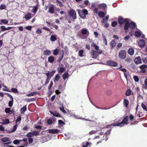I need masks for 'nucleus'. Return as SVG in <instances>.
Instances as JSON below:
<instances>
[{"label": "nucleus", "mask_w": 147, "mask_h": 147, "mask_svg": "<svg viewBox=\"0 0 147 147\" xmlns=\"http://www.w3.org/2000/svg\"><path fill=\"white\" fill-rule=\"evenodd\" d=\"M90 54L91 57L93 59H96L98 56V53L94 50H92Z\"/></svg>", "instance_id": "7"}, {"label": "nucleus", "mask_w": 147, "mask_h": 147, "mask_svg": "<svg viewBox=\"0 0 147 147\" xmlns=\"http://www.w3.org/2000/svg\"><path fill=\"white\" fill-rule=\"evenodd\" d=\"M26 110V105H24V106L22 107L20 109V112L21 113L23 114Z\"/></svg>", "instance_id": "19"}, {"label": "nucleus", "mask_w": 147, "mask_h": 147, "mask_svg": "<svg viewBox=\"0 0 147 147\" xmlns=\"http://www.w3.org/2000/svg\"><path fill=\"white\" fill-rule=\"evenodd\" d=\"M117 24V22L114 21H113L111 24L112 26L113 27H115Z\"/></svg>", "instance_id": "49"}, {"label": "nucleus", "mask_w": 147, "mask_h": 147, "mask_svg": "<svg viewBox=\"0 0 147 147\" xmlns=\"http://www.w3.org/2000/svg\"><path fill=\"white\" fill-rule=\"evenodd\" d=\"M56 39L57 38L54 35H52L50 38V40L53 42L55 41Z\"/></svg>", "instance_id": "32"}, {"label": "nucleus", "mask_w": 147, "mask_h": 147, "mask_svg": "<svg viewBox=\"0 0 147 147\" xmlns=\"http://www.w3.org/2000/svg\"><path fill=\"white\" fill-rule=\"evenodd\" d=\"M96 132V131L95 130H92L91 131L88 133V135H92V134H95Z\"/></svg>", "instance_id": "42"}, {"label": "nucleus", "mask_w": 147, "mask_h": 147, "mask_svg": "<svg viewBox=\"0 0 147 147\" xmlns=\"http://www.w3.org/2000/svg\"><path fill=\"white\" fill-rule=\"evenodd\" d=\"M82 12H83V13L86 16V15H87L88 14V12L87 10L86 9H84L82 11Z\"/></svg>", "instance_id": "44"}, {"label": "nucleus", "mask_w": 147, "mask_h": 147, "mask_svg": "<svg viewBox=\"0 0 147 147\" xmlns=\"http://www.w3.org/2000/svg\"><path fill=\"white\" fill-rule=\"evenodd\" d=\"M128 104H129L128 100L125 98L124 99V105L126 108H127Z\"/></svg>", "instance_id": "23"}, {"label": "nucleus", "mask_w": 147, "mask_h": 147, "mask_svg": "<svg viewBox=\"0 0 147 147\" xmlns=\"http://www.w3.org/2000/svg\"><path fill=\"white\" fill-rule=\"evenodd\" d=\"M132 93V91L129 89H128L126 91V93H125V95L126 96H129Z\"/></svg>", "instance_id": "21"}, {"label": "nucleus", "mask_w": 147, "mask_h": 147, "mask_svg": "<svg viewBox=\"0 0 147 147\" xmlns=\"http://www.w3.org/2000/svg\"><path fill=\"white\" fill-rule=\"evenodd\" d=\"M126 52L125 50H122L119 51V56L121 59H124L126 56Z\"/></svg>", "instance_id": "5"}, {"label": "nucleus", "mask_w": 147, "mask_h": 147, "mask_svg": "<svg viewBox=\"0 0 147 147\" xmlns=\"http://www.w3.org/2000/svg\"><path fill=\"white\" fill-rule=\"evenodd\" d=\"M91 142H84L82 144V147H90L91 146Z\"/></svg>", "instance_id": "12"}, {"label": "nucleus", "mask_w": 147, "mask_h": 147, "mask_svg": "<svg viewBox=\"0 0 147 147\" xmlns=\"http://www.w3.org/2000/svg\"><path fill=\"white\" fill-rule=\"evenodd\" d=\"M38 9V7L37 5H36L33 7V9H32L31 11L33 13H35Z\"/></svg>", "instance_id": "25"}, {"label": "nucleus", "mask_w": 147, "mask_h": 147, "mask_svg": "<svg viewBox=\"0 0 147 147\" xmlns=\"http://www.w3.org/2000/svg\"><path fill=\"white\" fill-rule=\"evenodd\" d=\"M88 32V30L86 29H82L81 33L83 35L86 34Z\"/></svg>", "instance_id": "34"}, {"label": "nucleus", "mask_w": 147, "mask_h": 147, "mask_svg": "<svg viewBox=\"0 0 147 147\" xmlns=\"http://www.w3.org/2000/svg\"><path fill=\"white\" fill-rule=\"evenodd\" d=\"M28 142H29V144H30L32 142L33 140V139L32 138H28Z\"/></svg>", "instance_id": "62"}, {"label": "nucleus", "mask_w": 147, "mask_h": 147, "mask_svg": "<svg viewBox=\"0 0 147 147\" xmlns=\"http://www.w3.org/2000/svg\"><path fill=\"white\" fill-rule=\"evenodd\" d=\"M36 32L37 34H39L41 33L42 31L41 30L38 29L36 30Z\"/></svg>", "instance_id": "58"}, {"label": "nucleus", "mask_w": 147, "mask_h": 147, "mask_svg": "<svg viewBox=\"0 0 147 147\" xmlns=\"http://www.w3.org/2000/svg\"><path fill=\"white\" fill-rule=\"evenodd\" d=\"M135 35L136 37H139L140 36L141 34L138 31H136L135 32Z\"/></svg>", "instance_id": "41"}, {"label": "nucleus", "mask_w": 147, "mask_h": 147, "mask_svg": "<svg viewBox=\"0 0 147 147\" xmlns=\"http://www.w3.org/2000/svg\"><path fill=\"white\" fill-rule=\"evenodd\" d=\"M144 83H145V85H143V88L146 89H147V78H146L145 80Z\"/></svg>", "instance_id": "30"}, {"label": "nucleus", "mask_w": 147, "mask_h": 147, "mask_svg": "<svg viewBox=\"0 0 147 147\" xmlns=\"http://www.w3.org/2000/svg\"><path fill=\"white\" fill-rule=\"evenodd\" d=\"M55 80L57 81H58L59 79V74H57V75L55 76Z\"/></svg>", "instance_id": "55"}, {"label": "nucleus", "mask_w": 147, "mask_h": 147, "mask_svg": "<svg viewBox=\"0 0 147 147\" xmlns=\"http://www.w3.org/2000/svg\"><path fill=\"white\" fill-rule=\"evenodd\" d=\"M39 135V133L38 132L34 131L32 132L28 133V134L26 135V136L28 138H30L32 137L33 136H36Z\"/></svg>", "instance_id": "4"}, {"label": "nucleus", "mask_w": 147, "mask_h": 147, "mask_svg": "<svg viewBox=\"0 0 147 147\" xmlns=\"http://www.w3.org/2000/svg\"><path fill=\"white\" fill-rule=\"evenodd\" d=\"M11 110L10 108H5V113H10Z\"/></svg>", "instance_id": "40"}, {"label": "nucleus", "mask_w": 147, "mask_h": 147, "mask_svg": "<svg viewBox=\"0 0 147 147\" xmlns=\"http://www.w3.org/2000/svg\"><path fill=\"white\" fill-rule=\"evenodd\" d=\"M78 13L80 17L82 18H86V16L84 14V13L82 12V11L81 10H79L78 11Z\"/></svg>", "instance_id": "16"}, {"label": "nucleus", "mask_w": 147, "mask_h": 147, "mask_svg": "<svg viewBox=\"0 0 147 147\" xmlns=\"http://www.w3.org/2000/svg\"><path fill=\"white\" fill-rule=\"evenodd\" d=\"M16 125H14V127H13V130H12V131H11V132H14L16 131Z\"/></svg>", "instance_id": "61"}, {"label": "nucleus", "mask_w": 147, "mask_h": 147, "mask_svg": "<svg viewBox=\"0 0 147 147\" xmlns=\"http://www.w3.org/2000/svg\"><path fill=\"white\" fill-rule=\"evenodd\" d=\"M69 15L70 17H72L74 19L76 18V12L75 10L71 9L69 11Z\"/></svg>", "instance_id": "3"}, {"label": "nucleus", "mask_w": 147, "mask_h": 147, "mask_svg": "<svg viewBox=\"0 0 147 147\" xmlns=\"http://www.w3.org/2000/svg\"><path fill=\"white\" fill-rule=\"evenodd\" d=\"M111 129H110L107 130V131L105 133V135H109L110 134V132L111 131Z\"/></svg>", "instance_id": "60"}, {"label": "nucleus", "mask_w": 147, "mask_h": 147, "mask_svg": "<svg viewBox=\"0 0 147 147\" xmlns=\"http://www.w3.org/2000/svg\"><path fill=\"white\" fill-rule=\"evenodd\" d=\"M105 13L102 11H100L98 13V15L101 18L105 16Z\"/></svg>", "instance_id": "26"}, {"label": "nucleus", "mask_w": 147, "mask_h": 147, "mask_svg": "<svg viewBox=\"0 0 147 147\" xmlns=\"http://www.w3.org/2000/svg\"><path fill=\"white\" fill-rule=\"evenodd\" d=\"M47 75V79L46 80H50L51 77L52 76L53 74H52V75L50 76L51 74H46Z\"/></svg>", "instance_id": "51"}, {"label": "nucleus", "mask_w": 147, "mask_h": 147, "mask_svg": "<svg viewBox=\"0 0 147 147\" xmlns=\"http://www.w3.org/2000/svg\"><path fill=\"white\" fill-rule=\"evenodd\" d=\"M84 53V51L82 50H80L78 52V54L79 56L80 57H82L84 56L83 54Z\"/></svg>", "instance_id": "31"}, {"label": "nucleus", "mask_w": 147, "mask_h": 147, "mask_svg": "<svg viewBox=\"0 0 147 147\" xmlns=\"http://www.w3.org/2000/svg\"><path fill=\"white\" fill-rule=\"evenodd\" d=\"M139 45L142 47H144L145 45V41L144 40H141L138 42Z\"/></svg>", "instance_id": "14"}, {"label": "nucleus", "mask_w": 147, "mask_h": 147, "mask_svg": "<svg viewBox=\"0 0 147 147\" xmlns=\"http://www.w3.org/2000/svg\"><path fill=\"white\" fill-rule=\"evenodd\" d=\"M58 123H59V125L61 126H63V125L64 124V122L61 120H58Z\"/></svg>", "instance_id": "38"}, {"label": "nucleus", "mask_w": 147, "mask_h": 147, "mask_svg": "<svg viewBox=\"0 0 147 147\" xmlns=\"http://www.w3.org/2000/svg\"><path fill=\"white\" fill-rule=\"evenodd\" d=\"M134 62L135 63L137 64H138L141 63V59L140 57H136L134 59Z\"/></svg>", "instance_id": "11"}, {"label": "nucleus", "mask_w": 147, "mask_h": 147, "mask_svg": "<svg viewBox=\"0 0 147 147\" xmlns=\"http://www.w3.org/2000/svg\"><path fill=\"white\" fill-rule=\"evenodd\" d=\"M52 119H48L47 121V123H48V125H50L52 124Z\"/></svg>", "instance_id": "45"}, {"label": "nucleus", "mask_w": 147, "mask_h": 147, "mask_svg": "<svg viewBox=\"0 0 147 147\" xmlns=\"http://www.w3.org/2000/svg\"><path fill=\"white\" fill-rule=\"evenodd\" d=\"M58 53H59V51L57 49H56L55 50H54L53 53H54V54L55 55H57L58 54Z\"/></svg>", "instance_id": "46"}, {"label": "nucleus", "mask_w": 147, "mask_h": 147, "mask_svg": "<svg viewBox=\"0 0 147 147\" xmlns=\"http://www.w3.org/2000/svg\"><path fill=\"white\" fill-rule=\"evenodd\" d=\"M128 121V116H126L123 119L122 121L120 123L117 121L115 123L111 124L109 125H107L106 127V128H108L110 126H113L114 127L120 126V127H122L124 126V125H127V122Z\"/></svg>", "instance_id": "1"}, {"label": "nucleus", "mask_w": 147, "mask_h": 147, "mask_svg": "<svg viewBox=\"0 0 147 147\" xmlns=\"http://www.w3.org/2000/svg\"><path fill=\"white\" fill-rule=\"evenodd\" d=\"M56 2L57 3H58L59 4V5L61 7L62 6L63 4H62V3L61 2V1H60L57 0L56 1Z\"/></svg>", "instance_id": "64"}, {"label": "nucleus", "mask_w": 147, "mask_h": 147, "mask_svg": "<svg viewBox=\"0 0 147 147\" xmlns=\"http://www.w3.org/2000/svg\"><path fill=\"white\" fill-rule=\"evenodd\" d=\"M118 22L120 24H122L123 23L125 24V26L124 27L125 30H127L128 29V19H123L122 17H120L118 19Z\"/></svg>", "instance_id": "2"}, {"label": "nucleus", "mask_w": 147, "mask_h": 147, "mask_svg": "<svg viewBox=\"0 0 147 147\" xmlns=\"http://www.w3.org/2000/svg\"><path fill=\"white\" fill-rule=\"evenodd\" d=\"M141 105H142V108H143V109L146 111H147V107H146L143 103H142Z\"/></svg>", "instance_id": "39"}, {"label": "nucleus", "mask_w": 147, "mask_h": 147, "mask_svg": "<svg viewBox=\"0 0 147 147\" xmlns=\"http://www.w3.org/2000/svg\"><path fill=\"white\" fill-rule=\"evenodd\" d=\"M11 92L14 93H18L19 92L17 89L12 88L11 89Z\"/></svg>", "instance_id": "36"}, {"label": "nucleus", "mask_w": 147, "mask_h": 147, "mask_svg": "<svg viewBox=\"0 0 147 147\" xmlns=\"http://www.w3.org/2000/svg\"><path fill=\"white\" fill-rule=\"evenodd\" d=\"M5 94L7 95V96L10 98V99H11V100L13 101V97H12V96H11V95L10 94L8 93H6Z\"/></svg>", "instance_id": "54"}, {"label": "nucleus", "mask_w": 147, "mask_h": 147, "mask_svg": "<svg viewBox=\"0 0 147 147\" xmlns=\"http://www.w3.org/2000/svg\"><path fill=\"white\" fill-rule=\"evenodd\" d=\"M103 40L104 41V42H105V44L106 45H107V41L106 38L105 36L103 37Z\"/></svg>", "instance_id": "63"}, {"label": "nucleus", "mask_w": 147, "mask_h": 147, "mask_svg": "<svg viewBox=\"0 0 147 147\" xmlns=\"http://www.w3.org/2000/svg\"><path fill=\"white\" fill-rule=\"evenodd\" d=\"M54 5L53 4H50L48 6V12L50 13H53L54 12Z\"/></svg>", "instance_id": "6"}, {"label": "nucleus", "mask_w": 147, "mask_h": 147, "mask_svg": "<svg viewBox=\"0 0 147 147\" xmlns=\"http://www.w3.org/2000/svg\"><path fill=\"white\" fill-rule=\"evenodd\" d=\"M111 47L112 49H113L116 46V43L115 40H112L110 43Z\"/></svg>", "instance_id": "15"}, {"label": "nucleus", "mask_w": 147, "mask_h": 147, "mask_svg": "<svg viewBox=\"0 0 147 147\" xmlns=\"http://www.w3.org/2000/svg\"><path fill=\"white\" fill-rule=\"evenodd\" d=\"M47 131L49 133L53 134H57L60 132V130L57 129H49Z\"/></svg>", "instance_id": "9"}, {"label": "nucleus", "mask_w": 147, "mask_h": 147, "mask_svg": "<svg viewBox=\"0 0 147 147\" xmlns=\"http://www.w3.org/2000/svg\"><path fill=\"white\" fill-rule=\"evenodd\" d=\"M6 6L4 4H1L0 6V9H4L6 8Z\"/></svg>", "instance_id": "50"}, {"label": "nucleus", "mask_w": 147, "mask_h": 147, "mask_svg": "<svg viewBox=\"0 0 147 147\" xmlns=\"http://www.w3.org/2000/svg\"><path fill=\"white\" fill-rule=\"evenodd\" d=\"M44 54L46 55H49L51 54V51L50 50H46L44 51Z\"/></svg>", "instance_id": "28"}, {"label": "nucleus", "mask_w": 147, "mask_h": 147, "mask_svg": "<svg viewBox=\"0 0 147 147\" xmlns=\"http://www.w3.org/2000/svg\"><path fill=\"white\" fill-rule=\"evenodd\" d=\"M107 65L112 66L115 67L117 65V63L112 61H107Z\"/></svg>", "instance_id": "8"}, {"label": "nucleus", "mask_w": 147, "mask_h": 147, "mask_svg": "<svg viewBox=\"0 0 147 147\" xmlns=\"http://www.w3.org/2000/svg\"><path fill=\"white\" fill-rule=\"evenodd\" d=\"M13 143L14 144H19V140H15L13 141Z\"/></svg>", "instance_id": "56"}, {"label": "nucleus", "mask_w": 147, "mask_h": 147, "mask_svg": "<svg viewBox=\"0 0 147 147\" xmlns=\"http://www.w3.org/2000/svg\"><path fill=\"white\" fill-rule=\"evenodd\" d=\"M1 21L2 23L4 24H7L8 22V21L5 19H1Z\"/></svg>", "instance_id": "35"}, {"label": "nucleus", "mask_w": 147, "mask_h": 147, "mask_svg": "<svg viewBox=\"0 0 147 147\" xmlns=\"http://www.w3.org/2000/svg\"><path fill=\"white\" fill-rule=\"evenodd\" d=\"M1 29L2 31H4L6 30V28L4 26H1Z\"/></svg>", "instance_id": "53"}, {"label": "nucleus", "mask_w": 147, "mask_h": 147, "mask_svg": "<svg viewBox=\"0 0 147 147\" xmlns=\"http://www.w3.org/2000/svg\"><path fill=\"white\" fill-rule=\"evenodd\" d=\"M128 26L129 28L130 27L131 29L134 28L135 27V24L133 22H131L130 23H129L128 22Z\"/></svg>", "instance_id": "18"}, {"label": "nucleus", "mask_w": 147, "mask_h": 147, "mask_svg": "<svg viewBox=\"0 0 147 147\" xmlns=\"http://www.w3.org/2000/svg\"><path fill=\"white\" fill-rule=\"evenodd\" d=\"M21 117L20 116H19L17 117V119H16V122H18L19 121H21Z\"/></svg>", "instance_id": "59"}, {"label": "nucleus", "mask_w": 147, "mask_h": 147, "mask_svg": "<svg viewBox=\"0 0 147 147\" xmlns=\"http://www.w3.org/2000/svg\"><path fill=\"white\" fill-rule=\"evenodd\" d=\"M134 81L136 82H138L139 81L138 77L137 76H134Z\"/></svg>", "instance_id": "47"}, {"label": "nucleus", "mask_w": 147, "mask_h": 147, "mask_svg": "<svg viewBox=\"0 0 147 147\" xmlns=\"http://www.w3.org/2000/svg\"><path fill=\"white\" fill-rule=\"evenodd\" d=\"M129 120H130V121H133V119H134V116L133 115H129Z\"/></svg>", "instance_id": "48"}, {"label": "nucleus", "mask_w": 147, "mask_h": 147, "mask_svg": "<svg viewBox=\"0 0 147 147\" xmlns=\"http://www.w3.org/2000/svg\"><path fill=\"white\" fill-rule=\"evenodd\" d=\"M65 68L62 67H60L58 68V70L59 73H62L63 72Z\"/></svg>", "instance_id": "33"}, {"label": "nucleus", "mask_w": 147, "mask_h": 147, "mask_svg": "<svg viewBox=\"0 0 147 147\" xmlns=\"http://www.w3.org/2000/svg\"><path fill=\"white\" fill-rule=\"evenodd\" d=\"M69 77V74H63V78L64 80Z\"/></svg>", "instance_id": "43"}, {"label": "nucleus", "mask_w": 147, "mask_h": 147, "mask_svg": "<svg viewBox=\"0 0 147 147\" xmlns=\"http://www.w3.org/2000/svg\"><path fill=\"white\" fill-rule=\"evenodd\" d=\"M99 6L100 8H102L104 9H105L107 7L106 4L104 3L100 4Z\"/></svg>", "instance_id": "29"}, {"label": "nucleus", "mask_w": 147, "mask_h": 147, "mask_svg": "<svg viewBox=\"0 0 147 147\" xmlns=\"http://www.w3.org/2000/svg\"><path fill=\"white\" fill-rule=\"evenodd\" d=\"M36 94V92H32L26 95V96L28 97L33 96L35 95Z\"/></svg>", "instance_id": "37"}, {"label": "nucleus", "mask_w": 147, "mask_h": 147, "mask_svg": "<svg viewBox=\"0 0 147 147\" xmlns=\"http://www.w3.org/2000/svg\"><path fill=\"white\" fill-rule=\"evenodd\" d=\"M54 58L53 56H50L48 58V61L50 63H53L54 61Z\"/></svg>", "instance_id": "24"}, {"label": "nucleus", "mask_w": 147, "mask_h": 147, "mask_svg": "<svg viewBox=\"0 0 147 147\" xmlns=\"http://www.w3.org/2000/svg\"><path fill=\"white\" fill-rule=\"evenodd\" d=\"M134 49L132 48H129L128 51V53L131 55H133L134 53Z\"/></svg>", "instance_id": "17"}, {"label": "nucleus", "mask_w": 147, "mask_h": 147, "mask_svg": "<svg viewBox=\"0 0 147 147\" xmlns=\"http://www.w3.org/2000/svg\"><path fill=\"white\" fill-rule=\"evenodd\" d=\"M59 110L61 111V112L65 113V110H64V108L63 106H62V107H59Z\"/></svg>", "instance_id": "52"}, {"label": "nucleus", "mask_w": 147, "mask_h": 147, "mask_svg": "<svg viewBox=\"0 0 147 147\" xmlns=\"http://www.w3.org/2000/svg\"><path fill=\"white\" fill-rule=\"evenodd\" d=\"M13 103V100H10L9 102V104H8V105H9V106L10 107H11L12 106V103Z\"/></svg>", "instance_id": "57"}, {"label": "nucleus", "mask_w": 147, "mask_h": 147, "mask_svg": "<svg viewBox=\"0 0 147 147\" xmlns=\"http://www.w3.org/2000/svg\"><path fill=\"white\" fill-rule=\"evenodd\" d=\"M147 66L146 65H143L140 66V68L142 70L143 73H144L146 72V70L144 69L146 68Z\"/></svg>", "instance_id": "20"}, {"label": "nucleus", "mask_w": 147, "mask_h": 147, "mask_svg": "<svg viewBox=\"0 0 147 147\" xmlns=\"http://www.w3.org/2000/svg\"><path fill=\"white\" fill-rule=\"evenodd\" d=\"M10 140H9V138L8 137H5V138H1V140L2 141V142H8Z\"/></svg>", "instance_id": "27"}, {"label": "nucleus", "mask_w": 147, "mask_h": 147, "mask_svg": "<svg viewBox=\"0 0 147 147\" xmlns=\"http://www.w3.org/2000/svg\"><path fill=\"white\" fill-rule=\"evenodd\" d=\"M32 16V14L29 12L27 13L25 15L24 18L26 19V20H28L30 19Z\"/></svg>", "instance_id": "10"}, {"label": "nucleus", "mask_w": 147, "mask_h": 147, "mask_svg": "<svg viewBox=\"0 0 147 147\" xmlns=\"http://www.w3.org/2000/svg\"><path fill=\"white\" fill-rule=\"evenodd\" d=\"M9 123V121L7 119H3L2 124L5 125Z\"/></svg>", "instance_id": "22"}, {"label": "nucleus", "mask_w": 147, "mask_h": 147, "mask_svg": "<svg viewBox=\"0 0 147 147\" xmlns=\"http://www.w3.org/2000/svg\"><path fill=\"white\" fill-rule=\"evenodd\" d=\"M50 113L52 115L57 117H61V115L59 113L57 112H54L53 111H50Z\"/></svg>", "instance_id": "13"}]
</instances>
